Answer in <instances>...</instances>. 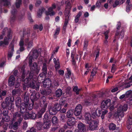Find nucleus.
I'll return each instance as SVG.
<instances>
[{"label": "nucleus", "mask_w": 132, "mask_h": 132, "mask_svg": "<svg viewBox=\"0 0 132 132\" xmlns=\"http://www.w3.org/2000/svg\"><path fill=\"white\" fill-rule=\"evenodd\" d=\"M21 101V99L20 98H18L16 99V101L15 103V104L16 106L18 108L19 106H20L21 104H20V103Z\"/></svg>", "instance_id": "cd10ccee"}, {"label": "nucleus", "mask_w": 132, "mask_h": 132, "mask_svg": "<svg viewBox=\"0 0 132 132\" xmlns=\"http://www.w3.org/2000/svg\"><path fill=\"white\" fill-rule=\"evenodd\" d=\"M85 68L87 69V70L85 72L84 75H86L89 73V71L91 70V67L89 65V64L88 63L86 64Z\"/></svg>", "instance_id": "a878e982"}, {"label": "nucleus", "mask_w": 132, "mask_h": 132, "mask_svg": "<svg viewBox=\"0 0 132 132\" xmlns=\"http://www.w3.org/2000/svg\"><path fill=\"white\" fill-rule=\"evenodd\" d=\"M60 30V28H57L55 31V33L54 35V37L56 38V35L59 34Z\"/></svg>", "instance_id": "de8ad7c7"}, {"label": "nucleus", "mask_w": 132, "mask_h": 132, "mask_svg": "<svg viewBox=\"0 0 132 132\" xmlns=\"http://www.w3.org/2000/svg\"><path fill=\"white\" fill-rule=\"evenodd\" d=\"M10 0H3L5 6H7L10 4Z\"/></svg>", "instance_id": "c03bdc74"}, {"label": "nucleus", "mask_w": 132, "mask_h": 132, "mask_svg": "<svg viewBox=\"0 0 132 132\" xmlns=\"http://www.w3.org/2000/svg\"><path fill=\"white\" fill-rule=\"evenodd\" d=\"M12 33L11 32H9L7 35V37H5L4 41H2L0 42V46L5 47V45H7L9 43V40L12 38Z\"/></svg>", "instance_id": "1a4fd4ad"}, {"label": "nucleus", "mask_w": 132, "mask_h": 132, "mask_svg": "<svg viewBox=\"0 0 132 132\" xmlns=\"http://www.w3.org/2000/svg\"><path fill=\"white\" fill-rule=\"evenodd\" d=\"M97 69L96 68H94L93 69L92 71L91 72V75L90 76V79L88 80V82H89L90 81L93 80L94 76L95 75Z\"/></svg>", "instance_id": "aec40b11"}, {"label": "nucleus", "mask_w": 132, "mask_h": 132, "mask_svg": "<svg viewBox=\"0 0 132 132\" xmlns=\"http://www.w3.org/2000/svg\"><path fill=\"white\" fill-rule=\"evenodd\" d=\"M25 73L24 71L23 70L22 75V79L20 78L17 79V80L15 82V78L13 76H11L9 78V85L10 86H11L14 84L15 83V87H18L19 86L21 81H22L23 85V88L24 89H25L26 87H30L33 88H36V90H38L39 88V84L37 85V87H36L34 85V81L32 79L33 77V74L31 72L29 74V78H27L25 79L23 81V79L25 77Z\"/></svg>", "instance_id": "f257e3e1"}, {"label": "nucleus", "mask_w": 132, "mask_h": 132, "mask_svg": "<svg viewBox=\"0 0 132 132\" xmlns=\"http://www.w3.org/2000/svg\"><path fill=\"white\" fill-rule=\"evenodd\" d=\"M26 132H36L35 129L34 128H31L29 130L27 131Z\"/></svg>", "instance_id": "774afa93"}, {"label": "nucleus", "mask_w": 132, "mask_h": 132, "mask_svg": "<svg viewBox=\"0 0 132 132\" xmlns=\"http://www.w3.org/2000/svg\"><path fill=\"white\" fill-rule=\"evenodd\" d=\"M50 119V118L48 117L47 114L45 113L44 115V118L43 119L44 121H45L50 120H49Z\"/></svg>", "instance_id": "8fccbe9b"}, {"label": "nucleus", "mask_w": 132, "mask_h": 132, "mask_svg": "<svg viewBox=\"0 0 132 132\" xmlns=\"http://www.w3.org/2000/svg\"><path fill=\"white\" fill-rule=\"evenodd\" d=\"M52 123L54 124H57L58 122V120L57 117L55 116H54L52 119Z\"/></svg>", "instance_id": "f704fd0d"}, {"label": "nucleus", "mask_w": 132, "mask_h": 132, "mask_svg": "<svg viewBox=\"0 0 132 132\" xmlns=\"http://www.w3.org/2000/svg\"><path fill=\"white\" fill-rule=\"evenodd\" d=\"M24 100L26 102L25 103H21L20 108V111L22 113L26 111L27 109L30 110L33 108L32 104H29V105L28 103H27L29 100V98L28 97H25L24 98Z\"/></svg>", "instance_id": "20e7f679"}, {"label": "nucleus", "mask_w": 132, "mask_h": 132, "mask_svg": "<svg viewBox=\"0 0 132 132\" xmlns=\"http://www.w3.org/2000/svg\"><path fill=\"white\" fill-rule=\"evenodd\" d=\"M2 120L5 122H8L10 120V118L8 116L3 117Z\"/></svg>", "instance_id": "37998d69"}, {"label": "nucleus", "mask_w": 132, "mask_h": 132, "mask_svg": "<svg viewBox=\"0 0 132 132\" xmlns=\"http://www.w3.org/2000/svg\"><path fill=\"white\" fill-rule=\"evenodd\" d=\"M38 53L36 51H31L29 55V65L30 70L31 71H35L38 73L40 69V68L37 67V64L34 63L32 64V60L36 59L38 57Z\"/></svg>", "instance_id": "f03ea898"}, {"label": "nucleus", "mask_w": 132, "mask_h": 132, "mask_svg": "<svg viewBox=\"0 0 132 132\" xmlns=\"http://www.w3.org/2000/svg\"><path fill=\"white\" fill-rule=\"evenodd\" d=\"M78 128L80 132H86V128L85 125L83 123H80L78 125Z\"/></svg>", "instance_id": "ddd939ff"}, {"label": "nucleus", "mask_w": 132, "mask_h": 132, "mask_svg": "<svg viewBox=\"0 0 132 132\" xmlns=\"http://www.w3.org/2000/svg\"><path fill=\"white\" fill-rule=\"evenodd\" d=\"M115 65L113 64L112 65V67L111 69V71L112 72L114 73L115 70L116 68H115Z\"/></svg>", "instance_id": "bf43d9fd"}, {"label": "nucleus", "mask_w": 132, "mask_h": 132, "mask_svg": "<svg viewBox=\"0 0 132 132\" xmlns=\"http://www.w3.org/2000/svg\"><path fill=\"white\" fill-rule=\"evenodd\" d=\"M65 115L64 114H62L61 115V120H62L63 122L65 121V119H66Z\"/></svg>", "instance_id": "5fc2aeb1"}, {"label": "nucleus", "mask_w": 132, "mask_h": 132, "mask_svg": "<svg viewBox=\"0 0 132 132\" xmlns=\"http://www.w3.org/2000/svg\"><path fill=\"white\" fill-rule=\"evenodd\" d=\"M22 116L20 117L19 118H18V121L17 122L20 125L21 123L22 119Z\"/></svg>", "instance_id": "680f3d73"}, {"label": "nucleus", "mask_w": 132, "mask_h": 132, "mask_svg": "<svg viewBox=\"0 0 132 132\" xmlns=\"http://www.w3.org/2000/svg\"><path fill=\"white\" fill-rule=\"evenodd\" d=\"M49 112L50 114L54 115L56 113L57 111L52 108L50 109Z\"/></svg>", "instance_id": "e433bc0d"}, {"label": "nucleus", "mask_w": 132, "mask_h": 132, "mask_svg": "<svg viewBox=\"0 0 132 132\" xmlns=\"http://www.w3.org/2000/svg\"><path fill=\"white\" fill-rule=\"evenodd\" d=\"M76 121L75 118L73 117L69 119L67 122V124L69 126L73 125L75 123Z\"/></svg>", "instance_id": "dca6fc26"}, {"label": "nucleus", "mask_w": 132, "mask_h": 132, "mask_svg": "<svg viewBox=\"0 0 132 132\" xmlns=\"http://www.w3.org/2000/svg\"><path fill=\"white\" fill-rule=\"evenodd\" d=\"M65 102V100H63L61 99L60 101L59 104L60 106L63 105Z\"/></svg>", "instance_id": "864d4df0"}, {"label": "nucleus", "mask_w": 132, "mask_h": 132, "mask_svg": "<svg viewBox=\"0 0 132 132\" xmlns=\"http://www.w3.org/2000/svg\"><path fill=\"white\" fill-rule=\"evenodd\" d=\"M81 112V111H79L78 110H75L74 114L76 116H78L80 114Z\"/></svg>", "instance_id": "603ef678"}, {"label": "nucleus", "mask_w": 132, "mask_h": 132, "mask_svg": "<svg viewBox=\"0 0 132 132\" xmlns=\"http://www.w3.org/2000/svg\"><path fill=\"white\" fill-rule=\"evenodd\" d=\"M56 111H59L61 109V106H59L58 104L55 105L54 107L53 108Z\"/></svg>", "instance_id": "c9c22d12"}, {"label": "nucleus", "mask_w": 132, "mask_h": 132, "mask_svg": "<svg viewBox=\"0 0 132 132\" xmlns=\"http://www.w3.org/2000/svg\"><path fill=\"white\" fill-rule=\"evenodd\" d=\"M104 109V111L102 112L101 111V113H102V114L101 115V117L102 119H103L104 118L105 115L108 112V111L107 110H105Z\"/></svg>", "instance_id": "79ce46f5"}, {"label": "nucleus", "mask_w": 132, "mask_h": 132, "mask_svg": "<svg viewBox=\"0 0 132 132\" xmlns=\"http://www.w3.org/2000/svg\"><path fill=\"white\" fill-rule=\"evenodd\" d=\"M88 41L87 40H85L84 42V48L86 49L87 48L88 44Z\"/></svg>", "instance_id": "052dcab7"}, {"label": "nucleus", "mask_w": 132, "mask_h": 132, "mask_svg": "<svg viewBox=\"0 0 132 132\" xmlns=\"http://www.w3.org/2000/svg\"><path fill=\"white\" fill-rule=\"evenodd\" d=\"M21 4V0H16L15 6L16 8H19Z\"/></svg>", "instance_id": "4c0bfd02"}, {"label": "nucleus", "mask_w": 132, "mask_h": 132, "mask_svg": "<svg viewBox=\"0 0 132 132\" xmlns=\"http://www.w3.org/2000/svg\"><path fill=\"white\" fill-rule=\"evenodd\" d=\"M30 116H31V114H29L28 112H27L25 114L23 117L24 119H27L30 118Z\"/></svg>", "instance_id": "a19ab883"}, {"label": "nucleus", "mask_w": 132, "mask_h": 132, "mask_svg": "<svg viewBox=\"0 0 132 132\" xmlns=\"http://www.w3.org/2000/svg\"><path fill=\"white\" fill-rule=\"evenodd\" d=\"M56 8V5L55 4H53L51 6L49 7L48 9V11L46 12L45 14L47 15H50L53 16L54 15L55 13L53 11V10Z\"/></svg>", "instance_id": "9d476101"}, {"label": "nucleus", "mask_w": 132, "mask_h": 132, "mask_svg": "<svg viewBox=\"0 0 132 132\" xmlns=\"http://www.w3.org/2000/svg\"><path fill=\"white\" fill-rule=\"evenodd\" d=\"M124 35V32L123 31H122L120 34V37L121 38H123Z\"/></svg>", "instance_id": "e2e57ef3"}, {"label": "nucleus", "mask_w": 132, "mask_h": 132, "mask_svg": "<svg viewBox=\"0 0 132 132\" xmlns=\"http://www.w3.org/2000/svg\"><path fill=\"white\" fill-rule=\"evenodd\" d=\"M14 46L13 44H11L9 46V49L8 54V59L9 60L11 59V58L13 55V52L14 51Z\"/></svg>", "instance_id": "4468645a"}, {"label": "nucleus", "mask_w": 132, "mask_h": 132, "mask_svg": "<svg viewBox=\"0 0 132 132\" xmlns=\"http://www.w3.org/2000/svg\"><path fill=\"white\" fill-rule=\"evenodd\" d=\"M125 0H116L113 5V7H116L117 6L123 4L125 1Z\"/></svg>", "instance_id": "412c9836"}, {"label": "nucleus", "mask_w": 132, "mask_h": 132, "mask_svg": "<svg viewBox=\"0 0 132 132\" xmlns=\"http://www.w3.org/2000/svg\"><path fill=\"white\" fill-rule=\"evenodd\" d=\"M127 123L129 125H132V118L129 117L127 121Z\"/></svg>", "instance_id": "6e6d98bb"}, {"label": "nucleus", "mask_w": 132, "mask_h": 132, "mask_svg": "<svg viewBox=\"0 0 132 132\" xmlns=\"http://www.w3.org/2000/svg\"><path fill=\"white\" fill-rule=\"evenodd\" d=\"M51 121L50 120L44 121V123L43 124V128L44 129L49 128L51 126Z\"/></svg>", "instance_id": "f3484780"}, {"label": "nucleus", "mask_w": 132, "mask_h": 132, "mask_svg": "<svg viewBox=\"0 0 132 132\" xmlns=\"http://www.w3.org/2000/svg\"><path fill=\"white\" fill-rule=\"evenodd\" d=\"M8 112L7 111L5 110L3 112V117L6 116H8Z\"/></svg>", "instance_id": "0e129e2a"}, {"label": "nucleus", "mask_w": 132, "mask_h": 132, "mask_svg": "<svg viewBox=\"0 0 132 132\" xmlns=\"http://www.w3.org/2000/svg\"><path fill=\"white\" fill-rule=\"evenodd\" d=\"M59 75H63L64 73V71L63 70H60L59 71Z\"/></svg>", "instance_id": "338daca9"}, {"label": "nucleus", "mask_w": 132, "mask_h": 132, "mask_svg": "<svg viewBox=\"0 0 132 132\" xmlns=\"http://www.w3.org/2000/svg\"><path fill=\"white\" fill-rule=\"evenodd\" d=\"M54 63L55 64V67L56 69H58L59 67V60L57 59L56 60L55 58L53 59Z\"/></svg>", "instance_id": "b1692460"}, {"label": "nucleus", "mask_w": 132, "mask_h": 132, "mask_svg": "<svg viewBox=\"0 0 132 132\" xmlns=\"http://www.w3.org/2000/svg\"><path fill=\"white\" fill-rule=\"evenodd\" d=\"M34 28L35 29H39L40 31H42L43 29V27L42 24H40L39 26L36 24L34 26Z\"/></svg>", "instance_id": "72a5a7b5"}, {"label": "nucleus", "mask_w": 132, "mask_h": 132, "mask_svg": "<svg viewBox=\"0 0 132 132\" xmlns=\"http://www.w3.org/2000/svg\"><path fill=\"white\" fill-rule=\"evenodd\" d=\"M43 103L44 105V107L43 108L40 110V111L38 113L37 116L39 118H41L42 116V114L45 112L46 110V108L47 106V103L45 102V100H44L43 101Z\"/></svg>", "instance_id": "f8f14e48"}, {"label": "nucleus", "mask_w": 132, "mask_h": 132, "mask_svg": "<svg viewBox=\"0 0 132 132\" xmlns=\"http://www.w3.org/2000/svg\"><path fill=\"white\" fill-rule=\"evenodd\" d=\"M128 109V105L126 104L120 105L118 108L117 111L115 113L114 116L116 118H118L119 119H121L124 116V112L126 111Z\"/></svg>", "instance_id": "7ed1b4c3"}, {"label": "nucleus", "mask_w": 132, "mask_h": 132, "mask_svg": "<svg viewBox=\"0 0 132 132\" xmlns=\"http://www.w3.org/2000/svg\"><path fill=\"white\" fill-rule=\"evenodd\" d=\"M6 94L5 91H2L0 89V98H2V96H5Z\"/></svg>", "instance_id": "09e8293b"}, {"label": "nucleus", "mask_w": 132, "mask_h": 132, "mask_svg": "<svg viewBox=\"0 0 132 132\" xmlns=\"http://www.w3.org/2000/svg\"><path fill=\"white\" fill-rule=\"evenodd\" d=\"M101 111L98 109H97L95 112L92 114V117L93 118H95L96 116H100L101 114Z\"/></svg>", "instance_id": "a211bd4d"}, {"label": "nucleus", "mask_w": 132, "mask_h": 132, "mask_svg": "<svg viewBox=\"0 0 132 132\" xmlns=\"http://www.w3.org/2000/svg\"><path fill=\"white\" fill-rule=\"evenodd\" d=\"M110 99L103 101L101 103L102 109L103 110L104 109H107L110 106Z\"/></svg>", "instance_id": "9b49d317"}, {"label": "nucleus", "mask_w": 132, "mask_h": 132, "mask_svg": "<svg viewBox=\"0 0 132 132\" xmlns=\"http://www.w3.org/2000/svg\"><path fill=\"white\" fill-rule=\"evenodd\" d=\"M24 44V42L23 39H21L19 43V45L20 46V51H22L24 50V47L23 46ZM19 51H18L17 52V53H18Z\"/></svg>", "instance_id": "4be33fe9"}, {"label": "nucleus", "mask_w": 132, "mask_h": 132, "mask_svg": "<svg viewBox=\"0 0 132 132\" xmlns=\"http://www.w3.org/2000/svg\"><path fill=\"white\" fill-rule=\"evenodd\" d=\"M73 111L72 109L69 110L67 113V117L69 118L71 117L73 115Z\"/></svg>", "instance_id": "bb28decb"}, {"label": "nucleus", "mask_w": 132, "mask_h": 132, "mask_svg": "<svg viewBox=\"0 0 132 132\" xmlns=\"http://www.w3.org/2000/svg\"><path fill=\"white\" fill-rule=\"evenodd\" d=\"M131 5L129 4H128L126 8V11L127 12H129L130 10Z\"/></svg>", "instance_id": "4d7b16f0"}, {"label": "nucleus", "mask_w": 132, "mask_h": 132, "mask_svg": "<svg viewBox=\"0 0 132 132\" xmlns=\"http://www.w3.org/2000/svg\"><path fill=\"white\" fill-rule=\"evenodd\" d=\"M99 122L98 120H94L91 121L88 124L89 125L88 129L93 130L96 129L98 125Z\"/></svg>", "instance_id": "6e6552de"}, {"label": "nucleus", "mask_w": 132, "mask_h": 132, "mask_svg": "<svg viewBox=\"0 0 132 132\" xmlns=\"http://www.w3.org/2000/svg\"><path fill=\"white\" fill-rule=\"evenodd\" d=\"M16 12V10H15L13 9L11 11L12 14L11 19L13 20L15 17V14Z\"/></svg>", "instance_id": "c756f323"}, {"label": "nucleus", "mask_w": 132, "mask_h": 132, "mask_svg": "<svg viewBox=\"0 0 132 132\" xmlns=\"http://www.w3.org/2000/svg\"><path fill=\"white\" fill-rule=\"evenodd\" d=\"M62 91L61 89H58L56 92V97H60L62 94Z\"/></svg>", "instance_id": "2f4dec72"}, {"label": "nucleus", "mask_w": 132, "mask_h": 132, "mask_svg": "<svg viewBox=\"0 0 132 132\" xmlns=\"http://www.w3.org/2000/svg\"><path fill=\"white\" fill-rule=\"evenodd\" d=\"M116 127V125L113 123L110 124L109 126V128L110 130H114L115 129Z\"/></svg>", "instance_id": "58836bf2"}, {"label": "nucleus", "mask_w": 132, "mask_h": 132, "mask_svg": "<svg viewBox=\"0 0 132 132\" xmlns=\"http://www.w3.org/2000/svg\"><path fill=\"white\" fill-rule=\"evenodd\" d=\"M36 116V114L35 113H33L31 114V116H30V119H35Z\"/></svg>", "instance_id": "13d9d810"}, {"label": "nucleus", "mask_w": 132, "mask_h": 132, "mask_svg": "<svg viewBox=\"0 0 132 132\" xmlns=\"http://www.w3.org/2000/svg\"><path fill=\"white\" fill-rule=\"evenodd\" d=\"M81 14H82L81 12H79L78 13V14L76 16L75 18L79 19V18H80V16H81Z\"/></svg>", "instance_id": "69168bd1"}, {"label": "nucleus", "mask_w": 132, "mask_h": 132, "mask_svg": "<svg viewBox=\"0 0 132 132\" xmlns=\"http://www.w3.org/2000/svg\"><path fill=\"white\" fill-rule=\"evenodd\" d=\"M13 101L11 100V98L10 97H7L6 98L5 102H3L2 105L3 108H7L9 110H11L13 105Z\"/></svg>", "instance_id": "423d86ee"}, {"label": "nucleus", "mask_w": 132, "mask_h": 132, "mask_svg": "<svg viewBox=\"0 0 132 132\" xmlns=\"http://www.w3.org/2000/svg\"><path fill=\"white\" fill-rule=\"evenodd\" d=\"M46 81H49V83H47V84H46L45 83V82H44L43 83V86L44 87H47V85L51 86V81L49 79H46Z\"/></svg>", "instance_id": "49530a36"}, {"label": "nucleus", "mask_w": 132, "mask_h": 132, "mask_svg": "<svg viewBox=\"0 0 132 132\" xmlns=\"http://www.w3.org/2000/svg\"><path fill=\"white\" fill-rule=\"evenodd\" d=\"M81 89H78L77 86H75L73 88V90L77 94H78L79 92L81 91Z\"/></svg>", "instance_id": "ea45409f"}, {"label": "nucleus", "mask_w": 132, "mask_h": 132, "mask_svg": "<svg viewBox=\"0 0 132 132\" xmlns=\"http://www.w3.org/2000/svg\"><path fill=\"white\" fill-rule=\"evenodd\" d=\"M68 4L67 5L65 11V21L64 24V26H66L68 22V20H69V15H70V12L71 8L70 4L69 2H67L65 3L66 4L67 3Z\"/></svg>", "instance_id": "39448f33"}, {"label": "nucleus", "mask_w": 132, "mask_h": 132, "mask_svg": "<svg viewBox=\"0 0 132 132\" xmlns=\"http://www.w3.org/2000/svg\"><path fill=\"white\" fill-rule=\"evenodd\" d=\"M39 97L40 95L39 93H33L31 95V98L35 100H36Z\"/></svg>", "instance_id": "5701e85b"}, {"label": "nucleus", "mask_w": 132, "mask_h": 132, "mask_svg": "<svg viewBox=\"0 0 132 132\" xmlns=\"http://www.w3.org/2000/svg\"><path fill=\"white\" fill-rule=\"evenodd\" d=\"M23 113L20 112L14 113L13 114V120L15 121L17 118L18 119V118H19L20 117L22 116V113Z\"/></svg>", "instance_id": "6ab92c4d"}, {"label": "nucleus", "mask_w": 132, "mask_h": 132, "mask_svg": "<svg viewBox=\"0 0 132 132\" xmlns=\"http://www.w3.org/2000/svg\"><path fill=\"white\" fill-rule=\"evenodd\" d=\"M109 30H107L104 33V34L105 37V40L104 41V44L106 45L108 43V41L107 40V39L108 38V34L109 33Z\"/></svg>", "instance_id": "c85d7f7f"}, {"label": "nucleus", "mask_w": 132, "mask_h": 132, "mask_svg": "<svg viewBox=\"0 0 132 132\" xmlns=\"http://www.w3.org/2000/svg\"><path fill=\"white\" fill-rule=\"evenodd\" d=\"M45 10V9L43 7L40 9L37 12V16L38 17H40L41 16L42 13L44 12Z\"/></svg>", "instance_id": "393cba45"}, {"label": "nucleus", "mask_w": 132, "mask_h": 132, "mask_svg": "<svg viewBox=\"0 0 132 132\" xmlns=\"http://www.w3.org/2000/svg\"><path fill=\"white\" fill-rule=\"evenodd\" d=\"M42 70L44 72V75H45L47 74V67L46 65V63H44L43 64V67Z\"/></svg>", "instance_id": "7c9ffc66"}, {"label": "nucleus", "mask_w": 132, "mask_h": 132, "mask_svg": "<svg viewBox=\"0 0 132 132\" xmlns=\"http://www.w3.org/2000/svg\"><path fill=\"white\" fill-rule=\"evenodd\" d=\"M84 119L87 123H89L92 121L91 114L89 113H86L84 115Z\"/></svg>", "instance_id": "2eb2a0df"}, {"label": "nucleus", "mask_w": 132, "mask_h": 132, "mask_svg": "<svg viewBox=\"0 0 132 132\" xmlns=\"http://www.w3.org/2000/svg\"><path fill=\"white\" fill-rule=\"evenodd\" d=\"M19 125L18 123V122H16L13 124L12 128L14 130H16L17 129Z\"/></svg>", "instance_id": "a18cd8bd"}, {"label": "nucleus", "mask_w": 132, "mask_h": 132, "mask_svg": "<svg viewBox=\"0 0 132 132\" xmlns=\"http://www.w3.org/2000/svg\"><path fill=\"white\" fill-rule=\"evenodd\" d=\"M37 127L39 130H42L43 128L42 123L41 122H37Z\"/></svg>", "instance_id": "473e14b6"}, {"label": "nucleus", "mask_w": 132, "mask_h": 132, "mask_svg": "<svg viewBox=\"0 0 132 132\" xmlns=\"http://www.w3.org/2000/svg\"><path fill=\"white\" fill-rule=\"evenodd\" d=\"M30 34L26 35L24 37L25 44L27 46V49L29 50L31 47L33 46V42L32 40L30 39L29 36Z\"/></svg>", "instance_id": "0eeeda50"}, {"label": "nucleus", "mask_w": 132, "mask_h": 132, "mask_svg": "<svg viewBox=\"0 0 132 132\" xmlns=\"http://www.w3.org/2000/svg\"><path fill=\"white\" fill-rule=\"evenodd\" d=\"M82 110V106L80 105H78L75 108V110L81 111Z\"/></svg>", "instance_id": "3c124183"}]
</instances>
